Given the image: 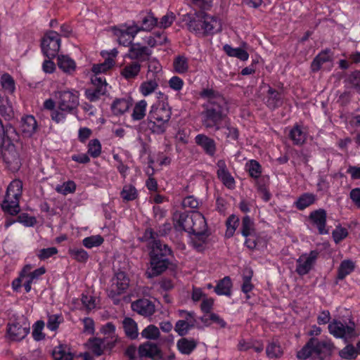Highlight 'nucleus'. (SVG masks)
<instances>
[{"label":"nucleus","mask_w":360,"mask_h":360,"mask_svg":"<svg viewBox=\"0 0 360 360\" xmlns=\"http://www.w3.org/2000/svg\"><path fill=\"white\" fill-rule=\"evenodd\" d=\"M226 53L231 57H236L241 60H247L249 58L248 53L241 48H233L229 44H225L223 47Z\"/></svg>","instance_id":"39"},{"label":"nucleus","mask_w":360,"mask_h":360,"mask_svg":"<svg viewBox=\"0 0 360 360\" xmlns=\"http://www.w3.org/2000/svg\"><path fill=\"white\" fill-rule=\"evenodd\" d=\"M147 107V102L145 100H141L137 102L133 110L131 117L134 120H141L146 115V110Z\"/></svg>","instance_id":"47"},{"label":"nucleus","mask_w":360,"mask_h":360,"mask_svg":"<svg viewBox=\"0 0 360 360\" xmlns=\"http://www.w3.org/2000/svg\"><path fill=\"white\" fill-rule=\"evenodd\" d=\"M58 249L56 247L43 248L38 251L37 256L41 261L46 260L58 253Z\"/></svg>","instance_id":"63"},{"label":"nucleus","mask_w":360,"mask_h":360,"mask_svg":"<svg viewBox=\"0 0 360 360\" xmlns=\"http://www.w3.org/2000/svg\"><path fill=\"white\" fill-rule=\"evenodd\" d=\"M41 50L43 53L49 59L58 56L60 47V34L55 31L47 32L41 40Z\"/></svg>","instance_id":"7"},{"label":"nucleus","mask_w":360,"mask_h":360,"mask_svg":"<svg viewBox=\"0 0 360 360\" xmlns=\"http://www.w3.org/2000/svg\"><path fill=\"white\" fill-rule=\"evenodd\" d=\"M0 82L2 88L7 93L13 94L15 91V81L8 73H4L1 75Z\"/></svg>","instance_id":"51"},{"label":"nucleus","mask_w":360,"mask_h":360,"mask_svg":"<svg viewBox=\"0 0 360 360\" xmlns=\"http://www.w3.org/2000/svg\"><path fill=\"white\" fill-rule=\"evenodd\" d=\"M115 64L114 60L112 58H107L102 63L94 64L92 67V72L95 73L94 76L103 72H106L108 70L111 69Z\"/></svg>","instance_id":"53"},{"label":"nucleus","mask_w":360,"mask_h":360,"mask_svg":"<svg viewBox=\"0 0 360 360\" xmlns=\"http://www.w3.org/2000/svg\"><path fill=\"white\" fill-rule=\"evenodd\" d=\"M350 326H345L340 321L334 320L328 325V330L336 338L352 337L354 333L355 324L350 322Z\"/></svg>","instance_id":"15"},{"label":"nucleus","mask_w":360,"mask_h":360,"mask_svg":"<svg viewBox=\"0 0 360 360\" xmlns=\"http://www.w3.org/2000/svg\"><path fill=\"white\" fill-rule=\"evenodd\" d=\"M139 61H133L127 64L121 70V75L127 80L135 79L141 71Z\"/></svg>","instance_id":"31"},{"label":"nucleus","mask_w":360,"mask_h":360,"mask_svg":"<svg viewBox=\"0 0 360 360\" xmlns=\"http://www.w3.org/2000/svg\"><path fill=\"white\" fill-rule=\"evenodd\" d=\"M213 0H195L193 4L199 11L193 14L185 15L181 19L187 28L204 36L212 35L221 30V24L215 16L205 13L211 9Z\"/></svg>","instance_id":"1"},{"label":"nucleus","mask_w":360,"mask_h":360,"mask_svg":"<svg viewBox=\"0 0 360 360\" xmlns=\"http://www.w3.org/2000/svg\"><path fill=\"white\" fill-rule=\"evenodd\" d=\"M46 273V269L42 266L39 267L30 274H28L27 277V281L24 283V288L26 292H29L31 290L32 283L37 281L41 276Z\"/></svg>","instance_id":"40"},{"label":"nucleus","mask_w":360,"mask_h":360,"mask_svg":"<svg viewBox=\"0 0 360 360\" xmlns=\"http://www.w3.org/2000/svg\"><path fill=\"white\" fill-rule=\"evenodd\" d=\"M205 225L203 217L196 213L186 214L181 212V231L187 232L189 235L197 233L202 229L197 224Z\"/></svg>","instance_id":"11"},{"label":"nucleus","mask_w":360,"mask_h":360,"mask_svg":"<svg viewBox=\"0 0 360 360\" xmlns=\"http://www.w3.org/2000/svg\"><path fill=\"white\" fill-rule=\"evenodd\" d=\"M91 83L92 86L85 90L84 95L90 102H96L106 94L108 84L103 76L92 77Z\"/></svg>","instance_id":"10"},{"label":"nucleus","mask_w":360,"mask_h":360,"mask_svg":"<svg viewBox=\"0 0 360 360\" xmlns=\"http://www.w3.org/2000/svg\"><path fill=\"white\" fill-rule=\"evenodd\" d=\"M129 278L124 271L117 272L112 278L110 296L115 297L126 292L129 286Z\"/></svg>","instance_id":"13"},{"label":"nucleus","mask_w":360,"mask_h":360,"mask_svg":"<svg viewBox=\"0 0 360 360\" xmlns=\"http://www.w3.org/2000/svg\"><path fill=\"white\" fill-rule=\"evenodd\" d=\"M334 348L333 343L329 340H319L315 338L313 343L314 354H316L321 360L330 356Z\"/></svg>","instance_id":"21"},{"label":"nucleus","mask_w":360,"mask_h":360,"mask_svg":"<svg viewBox=\"0 0 360 360\" xmlns=\"http://www.w3.org/2000/svg\"><path fill=\"white\" fill-rule=\"evenodd\" d=\"M147 121L148 129L154 134H163L167 129L168 122L152 120L149 117V115H148Z\"/></svg>","instance_id":"41"},{"label":"nucleus","mask_w":360,"mask_h":360,"mask_svg":"<svg viewBox=\"0 0 360 360\" xmlns=\"http://www.w3.org/2000/svg\"><path fill=\"white\" fill-rule=\"evenodd\" d=\"M171 230L172 225L169 223H165L160 226L157 232L154 231L152 229L148 228L146 229L141 240L142 241H148L149 240H152L153 243L155 240H158L157 238L159 236H165L167 235Z\"/></svg>","instance_id":"24"},{"label":"nucleus","mask_w":360,"mask_h":360,"mask_svg":"<svg viewBox=\"0 0 360 360\" xmlns=\"http://www.w3.org/2000/svg\"><path fill=\"white\" fill-rule=\"evenodd\" d=\"M217 176L221 181L223 184L229 189L235 188V180L226 168V163L224 160H219L217 163Z\"/></svg>","instance_id":"20"},{"label":"nucleus","mask_w":360,"mask_h":360,"mask_svg":"<svg viewBox=\"0 0 360 360\" xmlns=\"http://www.w3.org/2000/svg\"><path fill=\"white\" fill-rule=\"evenodd\" d=\"M158 101L153 104L149 111V117L152 120H159V121L169 122L172 110L167 103L165 102L167 100V96L160 92Z\"/></svg>","instance_id":"9"},{"label":"nucleus","mask_w":360,"mask_h":360,"mask_svg":"<svg viewBox=\"0 0 360 360\" xmlns=\"http://www.w3.org/2000/svg\"><path fill=\"white\" fill-rule=\"evenodd\" d=\"M239 225V218L234 214H231L228 217L226 221V231L225 236L227 238H231L237 227Z\"/></svg>","instance_id":"48"},{"label":"nucleus","mask_w":360,"mask_h":360,"mask_svg":"<svg viewBox=\"0 0 360 360\" xmlns=\"http://www.w3.org/2000/svg\"><path fill=\"white\" fill-rule=\"evenodd\" d=\"M208 235L205 230L189 235L190 243L193 247L198 252L203 251L207 238Z\"/></svg>","instance_id":"33"},{"label":"nucleus","mask_w":360,"mask_h":360,"mask_svg":"<svg viewBox=\"0 0 360 360\" xmlns=\"http://www.w3.org/2000/svg\"><path fill=\"white\" fill-rule=\"evenodd\" d=\"M264 103L270 110H273L279 108L283 104L281 94L269 86L264 98Z\"/></svg>","instance_id":"25"},{"label":"nucleus","mask_w":360,"mask_h":360,"mask_svg":"<svg viewBox=\"0 0 360 360\" xmlns=\"http://www.w3.org/2000/svg\"><path fill=\"white\" fill-rule=\"evenodd\" d=\"M355 268L354 263L350 259L343 260L338 267L337 278L344 279L347 275L350 274Z\"/></svg>","instance_id":"37"},{"label":"nucleus","mask_w":360,"mask_h":360,"mask_svg":"<svg viewBox=\"0 0 360 360\" xmlns=\"http://www.w3.org/2000/svg\"><path fill=\"white\" fill-rule=\"evenodd\" d=\"M152 51L148 47L141 45L140 43H133L129 47L128 56L132 60L139 62L149 60Z\"/></svg>","instance_id":"17"},{"label":"nucleus","mask_w":360,"mask_h":360,"mask_svg":"<svg viewBox=\"0 0 360 360\" xmlns=\"http://www.w3.org/2000/svg\"><path fill=\"white\" fill-rule=\"evenodd\" d=\"M246 169L250 176L253 179H258L262 174V166L258 161L255 160H249L245 165Z\"/></svg>","instance_id":"49"},{"label":"nucleus","mask_w":360,"mask_h":360,"mask_svg":"<svg viewBox=\"0 0 360 360\" xmlns=\"http://www.w3.org/2000/svg\"><path fill=\"white\" fill-rule=\"evenodd\" d=\"M30 330V323L23 315L16 316L7 324L8 338L11 341L20 342L25 338Z\"/></svg>","instance_id":"6"},{"label":"nucleus","mask_w":360,"mask_h":360,"mask_svg":"<svg viewBox=\"0 0 360 360\" xmlns=\"http://www.w3.org/2000/svg\"><path fill=\"white\" fill-rule=\"evenodd\" d=\"M68 254L72 259L79 263L85 264L89 258V253L82 248H70Z\"/></svg>","instance_id":"38"},{"label":"nucleus","mask_w":360,"mask_h":360,"mask_svg":"<svg viewBox=\"0 0 360 360\" xmlns=\"http://www.w3.org/2000/svg\"><path fill=\"white\" fill-rule=\"evenodd\" d=\"M181 317H184V319H181V335L184 336L188 334L190 329L194 328L196 319L194 312H188L184 310H181Z\"/></svg>","instance_id":"28"},{"label":"nucleus","mask_w":360,"mask_h":360,"mask_svg":"<svg viewBox=\"0 0 360 360\" xmlns=\"http://www.w3.org/2000/svg\"><path fill=\"white\" fill-rule=\"evenodd\" d=\"M132 105V99L116 98L111 105V110L115 115H120L127 112Z\"/></svg>","instance_id":"30"},{"label":"nucleus","mask_w":360,"mask_h":360,"mask_svg":"<svg viewBox=\"0 0 360 360\" xmlns=\"http://www.w3.org/2000/svg\"><path fill=\"white\" fill-rule=\"evenodd\" d=\"M2 158L4 162L9 169L18 170L21 166V161L19 153L13 143L7 145H0V158Z\"/></svg>","instance_id":"8"},{"label":"nucleus","mask_w":360,"mask_h":360,"mask_svg":"<svg viewBox=\"0 0 360 360\" xmlns=\"http://www.w3.org/2000/svg\"><path fill=\"white\" fill-rule=\"evenodd\" d=\"M44 327V322L41 320L37 321L33 325L32 337L34 340L40 341L44 339L45 335L42 333V330Z\"/></svg>","instance_id":"61"},{"label":"nucleus","mask_w":360,"mask_h":360,"mask_svg":"<svg viewBox=\"0 0 360 360\" xmlns=\"http://www.w3.org/2000/svg\"><path fill=\"white\" fill-rule=\"evenodd\" d=\"M58 66L64 72L72 74L76 69V63L74 60L68 56H58Z\"/></svg>","instance_id":"34"},{"label":"nucleus","mask_w":360,"mask_h":360,"mask_svg":"<svg viewBox=\"0 0 360 360\" xmlns=\"http://www.w3.org/2000/svg\"><path fill=\"white\" fill-rule=\"evenodd\" d=\"M314 342L315 338H310L303 347L297 352V357L301 360H306L314 354L313 343Z\"/></svg>","instance_id":"50"},{"label":"nucleus","mask_w":360,"mask_h":360,"mask_svg":"<svg viewBox=\"0 0 360 360\" xmlns=\"http://www.w3.org/2000/svg\"><path fill=\"white\" fill-rule=\"evenodd\" d=\"M22 183L19 179L12 181L8 185L1 208L4 212L14 216L19 213V198L22 195Z\"/></svg>","instance_id":"4"},{"label":"nucleus","mask_w":360,"mask_h":360,"mask_svg":"<svg viewBox=\"0 0 360 360\" xmlns=\"http://www.w3.org/2000/svg\"><path fill=\"white\" fill-rule=\"evenodd\" d=\"M101 145L100 141L95 139H92L89 142L87 153L89 154L92 158H97L101 155Z\"/></svg>","instance_id":"59"},{"label":"nucleus","mask_w":360,"mask_h":360,"mask_svg":"<svg viewBox=\"0 0 360 360\" xmlns=\"http://www.w3.org/2000/svg\"><path fill=\"white\" fill-rule=\"evenodd\" d=\"M266 353L269 358H278L282 356L283 350L278 342H272L266 347Z\"/></svg>","instance_id":"56"},{"label":"nucleus","mask_w":360,"mask_h":360,"mask_svg":"<svg viewBox=\"0 0 360 360\" xmlns=\"http://www.w3.org/2000/svg\"><path fill=\"white\" fill-rule=\"evenodd\" d=\"M233 283L229 276H225L219 280L217 285L214 288V291L218 295H226L230 297L231 295V288Z\"/></svg>","instance_id":"32"},{"label":"nucleus","mask_w":360,"mask_h":360,"mask_svg":"<svg viewBox=\"0 0 360 360\" xmlns=\"http://www.w3.org/2000/svg\"><path fill=\"white\" fill-rule=\"evenodd\" d=\"M157 79L150 77L149 80L143 82L140 86V91L143 96H148L158 87Z\"/></svg>","instance_id":"54"},{"label":"nucleus","mask_w":360,"mask_h":360,"mask_svg":"<svg viewBox=\"0 0 360 360\" xmlns=\"http://www.w3.org/2000/svg\"><path fill=\"white\" fill-rule=\"evenodd\" d=\"M63 318L61 314H53L48 316L46 326L49 329L54 331L58 329L60 323L63 322Z\"/></svg>","instance_id":"62"},{"label":"nucleus","mask_w":360,"mask_h":360,"mask_svg":"<svg viewBox=\"0 0 360 360\" xmlns=\"http://www.w3.org/2000/svg\"><path fill=\"white\" fill-rule=\"evenodd\" d=\"M289 138L292 140L294 145L301 146L307 140V133L302 129V127L295 124L289 132Z\"/></svg>","instance_id":"29"},{"label":"nucleus","mask_w":360,"mask_h":360,"mask_svg":"<svg viewBox=\"0 0 360 360\" xmlns=\"http://www.w3.org/2000/svg\"><path fill=\"white\" fill-rule=\"evenodd\" d=\"M195 141L196 144L200 146L207 155L210 156L214 155L217 147L216 143L213 139L207 135L200 134L195 136Z\"/></svg>","instance_id":"23"},{"label":"nucleus","mask_w":360,"mask_h":360,"mask_svg":"<svg viewBox=\"0 0 360 360\" xmlns=\"http://www.w3.org/2000/svg\"><path fill=\"white\" fill-rule=\"evenodd\" d=\"M326 211L321 208L312 211L309 216V219L321 235L328 233V230L326 229Z\"/></svg>","instance_id":"16"},{"label":"nucleus","mask_w":360,"mask_h":360,"mask_svg":"<svg viewBox=\"0 0 360 360\" xmlns=\"http://www.w3.org/2000/svg\"><path fill=\"white\" fill-rule=\"evenodd\" d=\"M198 342L193 339H188L181 336V352L184 354H191L197 347Z\"/></svg>","instance_id":"43"},{"label":"nucleus","mask_w":360,"mask_h":360,"mask_svg":"<svg viewBox=\"0 0 360 360\" xmlns=\"http://www.w3.org/2000/svg\"><path fill=\"white\" fill-rule=\"evenodd\" d=\"M347 82L351 88L360 94V70H355L351 72L347 78Z\"/></svg>","instance_id":"55"},{"label":"nucleus","mask_w":360,"mask_h":360,"mask_svg":"<svg viewBox=\"0 0 360 360\" xmlns=\"http://www.w3.org/2000/svg\"><path fill=\"white\" fill-rule=\"evenodd\" d=\"M139 357H148L152 360H165L160 348L155 343L147 341L138 347Z\"/></svg>","instance_id":"14"},{"label":"nucleus","mask_w":360,"mask_h":360,"mask_svg":"<svg viewBox=\"0 0 360 360\" xmlns=\"http://www.w3.org/2000/svg\"><path fill=\"white\" fill-rule=\"evenodd\" d=\"M140 31L149 32L158 25V18L150 11H141L136 22Z\"/></svg>","instance_id":"18"},{"label":"nucleus","mask_w":360,"mask_h":360,"mask_svg":"<svg viewBox=\"0 0 360 360\" xmlns=\"http://www.w3.org/2000/svg\"><path fill=\"white\" fill-rule=\"evenodd\" d=\"M122 324L126 335L131 340L136 339L138 336L136 323L131 318L126 317L123 320Z\"/></svg>","instance_id":"36"},{"label":"nucleus","mask_w":360,"mask_h":360,"mask_svg":"<svg viewBox=\"0 0 360 360\" xmlns=\"http://www.w3.org/2000/svg\"><path fill=\"white\" fill-rule=\"evenodd\" d=\"M254 221L248 216H245L242 219L241 233L245 238L253 236L255 233Z\"/></svg>","instance_id":"45"},{"label":"nucleus","mask_w":360,"mask_h":360,"mask_svg":"<svg viewBox=\"0 0 360 360\" xmlns=\"http://www.w3.org/2000/svg\"><path fill=\"white\" fill-rule=\"evenodd\" d=\"M37 122L32 115H26L21 119L20 129L25 136L30 137L36 131Z\"/></svg>","instance_id":"27"},{"label":"nucleus","mask_w":360,"mask_h":360,"mask_svg":"<svg viewBox=\"0 0 360 360\" xmlns=\"http://www.w3.org/2000/svg\"><path fill=\"white\" fill-rule=\"evenodd\" d=\"M356 354V349L352 345H347L340 352V356L345 359H354Z\"/></svg>","instance_id":"64"},{"label":"nucleus","mask_w":360,"mask_h":360,"mask_svg":"<svg viewBox=\"0 0 360 360\" xmlns=\"http://www.w3.org/2000/svg\"><path fill=\"white\" fill-rule=\"evenodd\" d=\"M202 124L207 129L219 131L223 124L229 119V108L224 98H218L215 102L206 103L203 105Z\"/></svg>","instance_id":"2"},{"label":"nucleus","mask_w":360,"mask_h":360,"mask_svg":"<svg viewBox=\"0 0 360 360\" xmlns=\"http://www.w3.org/2000/svg\"><path fill=\"white\" fill-rule=\"evenodd\" d=\"M58 108L66 113H75L79 105V93L75 89H67L56 92Z\"/></svg>","instance_id":"5"},{"label":"nucleus","mask_w":360,"mask_h":360,"mask_svg":"<svg viewBox=\"0 0 360 360\" xmlns=\"http://www.w3.org/2000/svg\"><path fill=\"white\" fill-rule=\"evenodd\" d=\"M172 250L160 240H155L149 253L150 266L146 272L148 278H153L162 274L169 264V256Z\"/></svg>","instance_id":"3"},{"label":"nucleus","mask_w":360,"mask_h":360,"mask_svg":"<svg viewBox=\"0 0 360 360\" xmlns=\"http://www.w3.org/2000/svg\"><path fill=\"white\" fill-rule=\"evenodd\" d=\"M120 196L124 201H132L137 198L138 191L134 186L126 184L120 192Z\"/></svg>","instance_id":"44"},{"label":"nucleus","mask_w":360,"mask_h":360,"mask_svg":"<svg viewBox=\"0 0 360 360\" xmlns=\"http://www.w3.org/2000/svg\"><path fill=\"white\" fill-rule=\"evenodd\" d=\"M316 200V197L313 193H305L301 195L295 202L296 207L299 210H304Z\"/></svg>","instance_id":"35"},{"label":"nucleus","mask_w":360,"mask_h":360,"mask_svg":"<svg viewBox=\"0 0 360 360\" xmlns=\"http://www.w3.org/2000/svg\"><path fill=\"white\" fill-rule=\"evenodd\" d=\"M222 129H226V137L236 141L238 139L239 133L237 128L231 125L229 118L223 124Z\"/></svg>","instance_id":"60"},{"label":"nucleus","mask_w":360,"mask_h":360,"mask_svg":"<svg viewBox=\"0 0 360 360\" xmlns=\"http://www.w3.org/2000/svg\"><path fill=\"white\" fill-rule=\"evenodd\" d=\"M333 60V53L330 49H326L321 51L312 60L311 63V69L314 72H316L321 70L322 65Z\"/></svg>","instance_id":"26"},{"label":"nucleus","mask_w":360,"mask_h":360,"mask_svg":"<svg viewBox=\"0 0 360 360\" xmlns=\"http://www.w3.org/2000/svg\"><path fill=\"white\" fill-rule=\"evenodd\" d=\"M160 330L155 325H149L141 333L143 338L148 340H157L160 336Z\"/></svg>","instance_id":"57"},{"label":"nucleus","mask_w":360,"mask_h":360,"mask_svg":"<svg viewBox=\"0 0 360 360\" xmlns=\"http://www.w3.org/2000/svg\"><path fill=\"white\" fill-rule=\"evenodd\" d=\"M319 252L311 250L309 254H302L296 261V273L300 276L307 274L314 267Z\"/></svg>","instance_id":"12"},{"label":"nucleus","mask_w":360,"mask_h":360,"mask_svg":"<svg viewBox=\"0 0 360 360\" xmlns=\"http://www.w3.org/2000/svg\"><path fill=\"white\" fill-rule=\"evenodd\" d=\"M133 311L143 316H150L155 312V304L148 299H139L131 303Z\"/></svg>","instance_id":"22"},{"label":"nucleus","mask_w":360,"mask_h":360,"mask_svg":"<svg viewBox=\"0 0 360 360\" xmlns=\"http://www.w3.org/2000/svg\"><path fill=\"white\" fill-rule=\"evenodd\" d=\"M103 340L98 338H90L88 341V347L93 354L99 356L103 353Z\"/></svg>","instance_id":"46"},{"label":"nucleus","mask_w":360,"mask_h":360,"mask_svg":"<svg viewBox=\"0 0 360 360\" xmlns=\"http://www.w3.org/2000/svg\"><path fill=\"white\" fill-rule=\"evenodd\" d=\"M104 242V238L101 235H93L86 237L82 240V245L89 249L99 247Z\"/></svg>","instance_id":"52"},{"label":"nucleus","mask_w":360,"mask_h":360,"mask_svg":"<svg viewBox=\"0 0 360 360\" xmlns=\"http://www.w3.org/2000/svg\"><path fill=\"white\" fill-rule=\"evenodd\" d=\"M148 65V72L152 73L150 77H153L158 79L159 73L162 70V66L158 60L155 58H149Z\"/></svg>","instance_id":"58"},{"label":"nucleus","mask_w":360,"mask_h":360,"mask_svg":"<svg viewBox=\"0 0 360 360\" xmlns=\"http://www.w3.org/2000/svg\"><path fill=\"white\" fill-rule=\"evenodd\" d=\"M53 357L54 360H73V354L69 352L65 346L59 345L53 351Z\"/></svg>","instance_id":"42"},{"label":"nucleus","mask_w":360,"mask_h":360,"mask_svg":"<svg viewBox=\"0 0 360 360\" xmlns=\"http://www.w3.org/2000/svg\"><path fill=\"white\" fill-rule=\"evenodd\" d=\"M0 139L1 141V145H7L8 143L18 141L19 135L15 129L10 124L4 125L0 119Z\"/></svg>","instance_id":"19"}]
</instances>
